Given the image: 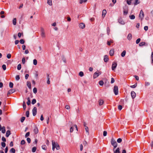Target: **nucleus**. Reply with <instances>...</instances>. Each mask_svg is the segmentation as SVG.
<instances>
[{
	"instance_id": "f257e3e1",
	"label": "nucleus",
	"mask_w": 153,
	"mask_h": 153,
	"mask_svg": "<svg viewBox=\"0 0 153 153\" xmlns=\"http://www.w3.org/2000/svg\"><path fill=\"white\" fill-rule=\"evenodd\" d=\"M111 145L114 146V148L117 147V143L113 138L111 139Z\"/></svg>"
},
{
	"instance_id": "f03ea898",
	"label": "nucleus",
	"mask_w": 153,
	"mask_h": 153,
	"mask_svg": "<svg viewBox=\"0 0 153 153\" xmlns=\"http://www.w3.org/2000/svg\"><path fill=\"white\" fill-rule=\"evenodd\" d=\"M52 144H54L55 147L56 148V150H59L60 149V147L59 146V144L57 143H56L53 140H52Z\"/></svg>"
},
{
	"instance_id": "7ed1b4c3",
	"label": "nucleus",
	"mask_w": 153,
	"mask_h": 153,
	"mask_svg": "<svg viewBox=\"0 0 153 153\" xmlns=\"http://www.w3.org/2000/svg\"><path fill=\"white\" fill-rule=\"evenodd\" d=\"M101 74V72H100L98 71L94 73L93 75V78L95 79L98 77Z\"/></svg>"
},
{
	"instance_id": "20e7f679",
	"label": "nucleus",
	"mask_w": 153,
	"mask_h": 153,
	"mask_svg": "<svg viewBox=\"0 0 153 153\" xmlns=\"http://www.w3.org/2000/svg\"><path fill=\"white\" fill-rule=\"evenodd\" d=\"M114 92L115 95H117L118 94V87L117 86L115 85L114 87Z\"/></svg>"
},
{
	"instance_id": "39448f33",
	"label": "nucleus",
	"mask_w": 153,
	"mask_h": 153,
	"mask_svg": "<svg viewBox=\"0 0 153 153\" xmlns=\"http://www.w3.org/2000/svg\"><path fill=\"white\" fill-rule=\"evenodd\" d=\"M41 35L42 38H44L45 37V32L43 28L41 27Z\"/></svg>"
},
{
	"instance_id": "423d86ee",
	"label": "nucleus",
	"mask_w": 153,
	"mask_h": 153,
	"mask_svg": "<svg viewBox=\"0 0 153 153\" xmlns=\"http://www.w3.org/2000/svg\"><path fill=\"white\" fill-rule=\"evenodd\" d=\"M117 65V64L115 62H113L112 64L111 69L113 71H114L116 68Z\"/></svg>"
},
{
	"instance_id": "0eeeda50",
	"label": "nucleus",
	"mask_w": 153,
	"mask_h": 153,
	"mask_svg": "<svg viewBox=\"0 0 153 153\" xmlns=\"http://www.w3.org/2000/svg\"><path fill=\"white\" fill-rule=\"evenodd\" d=\"M144 16V13L142 10H141L139 14V17L141 19V20H142Z\"/></svg>"
},
{
	"instance_id": "6e6552de",
	"label": "nucleus",
	"mask_w": 153,
	"mask_h": 153,
	"mask_svg": "<svg viewBox=\"0 0 153 153\" xmlns=\"http://www.w3.org/2000/svg\"><path fill=\"white\" fill-rule=\"evenodd\" d=\"M32 112H33V115L34 116H35L36 115V113H37V108H36V107H34L33 108V110H32Z\"/></svg>"
},
{
	"instance_id": "1a4fd4ad",
	"label": "nucleus",
	"mask_w": 153,
	"mask_h": 153,
	"mask_svg": "<svg viewBox=\"0 0 153 153\" xmlns=\"http://www.w3.org/2000/svg\"><path fill=\"white\" fill-rule=\"evenodd\" d=\"M79 27L81 29H84L85 27V25L83 23H81L79 25Z\"/></svg>"
},
{
	"instance_id": "9d476101",
	"label": "nucleus",
	"mask_w": 153,
	"mask_h": 153,
	"mask_svg": "<svg viewBox=\"0 0 153 153\" xmlns=\"http://www.w3.org/2000/svg\"><path fill=\"white\" fill-rule=\"evenodd\" d=\"M131 95L132 99H134L136 96V94L134 91H131Z\"/></svg>"
},
{
	"instance_id": "9b49d317",
	"label": "nucleus",
	"mask_w": 153,
	"mask_h": 153,
	"mask_svg": "<svg viewBox=\"0 0 153 153\" xmlns=\"http://www.w3.org/2000/svg\"><path fill=\"white\" fill-rule=\"evenodd\" d=\"M118 22L122 25H124L125 24L124 22L123 21V19L121 18L119 19Z\"/></svg>"
},
{
	"instance_id": "f8f14e48",
	"label": "nucleus",
	"mask_w": 153,
	"mask_h": 153,
	"mask_svg": "<svg viewBox=\"0 0 153 153\" xmlns=\"http://www.w3.org/2000/svg\"><path fill=\"white\" fill-rule=\"evenodd\" d=\"M108 56L107 55H105L104 56V60L105 62H106L108 61Z\"/></svg>"
},
{
	"instance_id": "ddd939ff",
	"label": "nucleus",
	"mask_w": 153,
	"mask_h": 153,
	"mask_svg": "<svg viewBox=\"0 0 153 153\" xmlns=\"http://www.w3.org/2000/svg\"><path fill=\"white\" fill-rule=\"evenodd\" d=\"M107 12L105 10H103L102 12V16L103 18H104Z\"/></svg>"
},
{
	"instance_id": "4468645a",
	"label": "nucleus",
	"mask_w": 153,
	"mask_h": 153,
	"mask_svg": "<svg viewBox=\"0 0 153 153\" xmlns=\"http://www.w3.org/2000/svg\"><path fill=\"white\" fill-rule=\"evenodd\" d=\"M114 53V50L112 49L111 50L109 51V54L111 56H112L113 55Z\"/></svg>"
},
{
	"instance_id": "2eb2a0df",
	"label": "nucleus",
	"mask_w": 153,
	"mask_h": 153,
	"mask_svg": "<svg viewBox=\"0 0 153 153\" xmlns=\"http://www.w3.org/2000/svg\"><path fill=\"white\" fill-rule=\"evenodd\" d=\"M47 83L48 84H50V78L49 77V75L48 74H47Z\"/></svg>"
},
{
	"instance_id": "dca6fc26",
	"label": "nucleus",
	"mask_w": 153,
	"mask_h": 153,
	"mask_svg": "<svg viewBox=\"0 0 153 153\" xmlns=\"http://www.w3.org/2000/svg\"><path fill=\"white\" fill-rule=\"evenodd\" d=\"M11 134V132L10 131L8 130L7 131L6 133V137H8Z\"/></svg>"
},
{
	"instance_id": "f3484780",
	"label": "nucleus",
	"mask_w": 153,
	"mask_h": 153,
	"mask_svg": "<svg viewBox=\"0 0 153 153\" xmlns=\"http://www.w3.org/2000/svg\"><path fill=\"white\" fill-rule=\"evenodd\" d=\"M27 85L29 88L31 89V83L30 82L27 81Z\"/></svg>"
},
{
	"instance_id": "a211bd4d",
	"label": "nucleus",
	"mask_w": 153,
	"mask_h": 153,
	"mask_svg": "<svg viewBox=\"0 0 153 153\" xmlns=\"http://www.w3.org/2000/svg\"><path fill=\"white\" fill-rule=\"evenodd\" d=\"M132 36L131 34V33H129L128 35V36H127L128 39V40H130L132 39Z\"/></svg>"
},
{
	"instance_id": "6ab92c4d",
	"label": "nucleus",
	"mask_w": 153,
	"mask_h": 153,
	"mask_svg": "<svg viewBox=\"0 0 153 153\" xmlns=\"http://www.w3.org/2000/svg\"><path fill=\"white\" fill-rule=\"evenodd\" d=\"M2 132L4 134L5 133L6 131L5 128L4 126H3L1 129Z\"/></svg>"
},
{
	"instance_id": "aec40b11",
	"label": "nucleus",
	"mask_w": 153,
	"mask_h": 153,
	"mask_svg": "<svg viewBox=\"0 0 153 153\" xmlns=\"http://www.w3.org/2000/svg\"><path fill=\"white\" fill-rule=\"evenodd\" d=\"M34 131L35 134H36L38 132V128L36 127H35L34 129Z\"/></svg>"
},
{
	"instance_id": "412c9836",
	"label": "nucleus",
	"mask_w": 153,
	"mask_h": 153,
	"mask_svg": "<svg viewBox=\"0 0 153 153\" xmlns=\"http://www.w3.org/2000/svg\"><path fill=\"white\" fill-rule=\"evenodd\" d=\"M126 53V51L124 50V51H123V52L121 53V56L123 57H124L125 56Z\"/></svg>"
},
{
	"instance_id": "4be33fe9",
	"label": "nucleus",
	"mask_w": 153,
	"mask_h": 153,
	"mask_svg": "<svg viewBox=\"0 0 153 153\" xmlns=\"http://www.w3.org/2000/svg\"><path fill=\"white\" fill-rule=\"evenodd\" d=\"M13 23L14 25H16V18L13 19Z\"/></svg>"
},
{
	"instance_id": "5701e85b",
	"label": "nucleus",
	"mask_w": 153,
	"mask_h": 153,
	"mask_svg": "<svg viewBox=\"0 0 153 153\" xmlns=\"http://www.w3.org/2000/svg\"><path fill=\"white\" fill-rule=\"evenodd\" d=\"M14 92V91L13 89H11L7 93V94L8 95L9 94H11L13 93Z\"/></svg>"
},
{
	"instance_id": "b1692460",
	"label": "nucleus",
	"mask_w": 153,
	"mask_h": 153,
	"mask_svg": "<svg viewBox=\"0 0 153 153\" xmlns=\"http://www.w3.org/2000/svg\"><path fill=\"white\" fill-rule=\"evenodd\" d=\"M120 149L119 148H117V149L115 151H114V153H120Z\"/></svg>"
},
{
	"instance_id": "393cba45",
	"label": "nucleus",
	"mask_w": 153,
	"mask_h": 153,
	"mask_svg": "<svg viewBox=\"0 0 153 153\" xmlns=\"http://www.w3.org/2000/svg\"><path fill=\"white\" fill-rule=\"evenodd\" d=\"M47 3L50 5L51 6L52 5V0H47Z\"/></svg>"
},
{
	"instance_id": "a878e982",
	"label": "nucleus",
	"mask_w": 153,
	"mask_h": 153,
	"mask_svg": "<svg viewBox=\"0 0 153 153\" xmlns=\"http://www.w3.org/2000/svg\"><path fill=\"white\" fill-rule=\"evenodd\" d=\"M146 43L144 42H142L140 43L139 45L140 46H142L143 45H145Z\"/></svg>"
},
{
	"instance_id": "bb28decb",
	"label": "nucleus",
	"mask_w": 153,
	"mask_h": 153,
	"mask_svg": "<svg viewBox=\"0 0 153 153\" xmlns=\"http://www.w3.org/2000/svg\"><path fill=\"white\" fill-rule=\"evenodd\" d=\"M27 100H28V101L27 102V104L28 105H29L30 104V98L29 97H28L27 98Z\"/></svg>"
},
{
	"instance_id": "cd10ccee",
	"label": "nucleus",
	"mask_w": 153,
	"mask_h": 153,
	"mask_svg": "<svg viewBox=\"0 0 153 153\" xmlns=\"http://www.w3.org/2000/svg\"><path fill=\"white\" fill-rule=\"evenodd\" d=\"M129 17L131 19H134L135 18V16L134 15H130Z\"/></svg>"
},
{
	"instance_id": "c85d7f7f",
	"label": "nucleus",
	"mask_w": 153,
	"mask_h": 153,
	"mask_svg": "<svg viewBox=\"0 0 153 153\" xmlns=\"http://www.w3.org/2000/svg\"><path fill=\"white\" fill-rule=\"evenodd\" d=\"M104 103V101L102 100H100L99 102V105H102Z\"/></svg>"
},
{
	"instance_id": "c756f323",
	"label": "nucleus",
	"mask_w": 153,
	"mask_h": 153,
	"mask_svg": "<svg viewBox=\"0 0 153 153\" xmlns=\"http://www.w3.org/2000/svg\"><path fill=\"white\" fill-rule=\"evenodd\" d=\"M10 152L12 153H15V150L13 148H12L10 150Z\"/></svg>"
},
{
	"instance_id": "7c9ffc66",
	"label": "nucleus",
	"mask_w": 153,
	"mask_h": 153,
	"mask_svg": "<svg viewBox=\"0 0 153 153\" xmlns=\"http://www.w3.org/2000/svg\"><path fill=\"white\" fill-rule=\"evenodd\" d=\"M133 0H127V3L128 5H130L131 3V1Z\"/></svg>"
},
{
	"instance_id": "2f4dec72",
	"label": "nucleus",
	"mask_w": 153,
	"mask_h": 153,
	"mask_svg": "<svg viewBox=\"0 0 153 153\" xmlns=\"http://www.w3.org/2000/svg\"><path fill=\"white\" fill-rule=\"evenodd\" d=\"M37 62L36 59H34L33 60V64L34 65H36L37 64Z\"/></svg>"
},
{
	"instance_id": "473e14b6",
	"label": "nucleus",
	"mask_w": 153,
	"mask_h": 153,
	"mask_svg": "<svg viewBox=\"0 0 153 153\" xmlns=\"http://www.w3.org/2000/svg\"><path fill=\"white\" fill-rule=\"evenodd\" d=\"M139 0H134V3L135 5H136L137 4H139L140 3V2L138 1Z\"/></svg>"
},
{
	"instance_id": "72a5a7b5",
	"label": "nucleus",
	"mask_w": 153,
	"mask_h": 153,
	"mask_svg": "<svg viewBox=\"0 0 153 153\" xmlns=\"http://www.w3.org/2000/svg\"><path fill=\"white\" fill-rule=\"evenodd\" d=\"M17 68V69L18 70H20L21 69V65L20 64H19L18 65Z\"/></svg>"
},
{
	"instance_id": "f704fd0d",
	"label": "nucleus",
	"mask_w": 153,
	"mask_h": 153,
	"mask_svg": "<svg viewBox=\"0 0 153 153\" xmlns=\"http://www.w3.org/2000/svg\"><path fill=\"white\" fill-rule=\"evenodd\" d=\"M23 106L24 109L25 110L26 108V105L25 102L24 101L23 102Z\"/></svg>"
},
{
	"instance_id": "c9c22d12",
	"label": "nucleus",
	"mask_w": 153,
	"mask_h": 153,
	"mask_svg": "<svg viewBox=\"0 0 153 153\" xmlns=\"http://www.w3.org/2000/svg\"><path fill=\"white\" fill-rule=\"evenodd\" d=\"M33 92L34 94H36L37 92V89L36 88H34L33 90Z\"/></svg>"
},
{
	"instance_id": "e433bc0d",
	"label": "nucleus",
	"mask_w": 153,
	"mask_h": 153,
	"mask_svg": "<svg viewBox=\"0 0 153 153\" xmlns=\"http://www.w3.org/2000/svg\"><path fill=\"white\" fill-rule=\"evenodd\" d=\"M36 147H34L32 149V152H36Z\"/></svg>"
},
{
	"instance_id": "4c0bfd02",
	"label": "nucleus",
	"mask_w": 153,
	"mask_h": 153,
	"mask_svg": "<svg viewBox=\"0 0 153 153\" xmlns=\"http://www.w3.org/2000/svg\"><path fill=\"white\" fill-rule=\"evenodd\" d=\"M85 129L86 132L88 133V134H89V131H88V128L87 126L85 127Z\"/></svg>"
},
{
	"instance_id": "58836bf2",
	"label": "nucleus",
	"mask_w": 153,
	"mask_h": 153,
	"mask_svg": "<svg viewBox=\"0 0 153 153\" xmlns=\"http://www.w3.org/2000/svg\"><path fill=\"white\" fill-rule=\"evenodd\" d=\"M104 84L102 80H100L99 82V84L100 85L102 86Z\"/></svg>"
},
{
	"instance_id": "ea45409f",
	"label": "nucleus",
	"mask_w": 153,
	"mask_h": 153,
	"mask_svg": "<svg viewBox=\"0 0 153 153\" xmlns=\"http://www.w3.org/2000/svg\"><path fill=\"white\" fill-rule=\"evenodd\" d=\"M36 102V100L35 99H33L31 102V103L32 104H34Z\"/></svg>"
},
{
	"instance_id": "a19ab883",
	"label": "nucleus",
	"mask_w": 153,
	"mask_h": 153,
	"mask_svg": "<svg viewBox=\"0 0 153 153\" xmlns=\"http://www.w3.org/2000/svg\"><path fill=\"white\" fill-rule=\"evenodd\" d=\"M13 83H12V82H10L9 87H10V88H13Z\"/></svg>"
},
{
	"instance_id": "79ce46f5",
	"label": "nucleus",
	"mask_w": 153,
	"mask_h": 153,
	"mask_svg": "<svg viewBox=\"0 0 153 153\" xmlns=\"http://www.w3.org/2000/svg\"><path fill=\"white\" fill-rule=\"evenodd\" d=\"M128 10H124L123 11V14L125 15H126L128 13Z\"/></svg>"
},
{
	"instance_id": "37998d69",
	"label": "nucleus",
	"mask_w": 153,
	"mask_h": 153,
	"mask_svg": "<svg viewBox=\"0 0 153 153\" xmlns=\"http://www.w3.org/2000/svg\"><path fill=\"white\" fill-rule=\"evenodd\" d=\"M25 117H22L21 118V122L22 123H23L24 122V120H25Z\"/></svg>"
},
{
	"instance_id": "c03bdc74",
	"label": "nucleus",
	"mask_w": 153,
	"mask_h": 153,
	"mask_svg": "<svg viewBox=\"0 0 153 153\" xmlns=\"http://www.w3.org/2000/svg\"><path fill=\"white\" fill-rule=\"evenodd\" d=\"M79 75L81 76H82L84 75L82 71H80L79 74Z\"/></svg>"
},
{
	"instance_id": "a18cd8bd",
	"label": "nucleus",
	"mask_w": 153,
	"mask_h": 153,
	"mask_svg": "<svg viewBox=\"0 0 153 153\" xmlns=\"http://www.w3.org/2000/svg\"><path fill=\"white\" fill-rule=\"evenodd\" d=\"M46 146L45 145H43L42 146V148L45 150H46Z\"/></svg>"
},
{
	"instance_id": "49530a36",
	"label": "nucleus",
	"mask_w": 153,
	"mask_h": 153,
	"mask_svg": "<svg viewBox=\"0 0 153 153\" xmlns=\"http://www.w3.org/2000/svg\"><path fill=\"white\" fill-rule=\"evenodd\" d=\"M16 80L17 81H18L20 79V76L19 75H17L16 76Z\"/></svg>"
},
{
	"instance_id": "de8ad7c7",
	"label": "nucleus",
	"mask_w": 153,
	"mask_h": 153,
	"mask_svg": "<svg viewBox=\"0 0 153 153\" xmlns=\"http://www.w3.org/2000/svg\"><path fill=\"white\" fill-rule=\"evenodd\" d=\"M110 32V29L109 27H108L107 28V33L108 35H109Z\"/></svg>"
},
{
	"instance_id": "09e8293b",
	"label": "nucleus",
	"mask_w": 153,
	"mask_h": 153,
	"mask_svg": "<svg viewBox=\"0 0 153 153\" xmlns=\"http://www.w3.org/2000/svg\"><path fill=\"white\" fill-rule=\"evenodd\" d=\"M20 42L21 44H23L25 43V41L23 39H21L20 41Z\"/></svg>"
},
{
	"instance_id": "8fccbe9b",
	"label": "nucleus",
	"mask_w": 153,
	"mask_h": 153,
	"mask_svg": "<svg viewBox=\"0 0 153 153\" xmlns=\"http://www.w3.org/2000/svg\"><path fill=\"white\" fill-rule=\"evenodd\" d=\"M2 68L4 70H6V66L5 65H4V64L3 65H2Z\"/></svg>"
},
{
	"instance_id": "3c124183",
	"label": "nucleus",
	"mask_w": 153,
	"mask_h": 153,
	"mask_svg": "<svg viewBox=\"0 0 153 153\" xmlns=\"http://www.w3.org/2000/svg\"><path fill=\"white\" fill-rule=\"evenodd\" d=\"M137 84L136 83L133 85L130 86V87L131 88H135L137 86Z\"/></svg>"
},
{
	"instance_id": "603ef678",
	"label": "nucleus",
	"mask_w": 153,
	"mask_h": 153,
	"mask_svg": "<svg viewBox=\"0 0 153 153\" xmlns=\"http://www.w3.org/2000/svg\"><path fill=\"white\" fill-rule=\"evenodd\" d=\"M22 63L23 64H25V58L24 57L22 59Z\"/></svg>"
},
{
	"instance_id": "864d4df0",
	"label": "nucleus",
	"mask_w": 153,
	"mask_h": 153,
	"mask_svg": "<svg viewBox=\"0 0 153 153\" xmlns=\"http://www.w3.org/2000/svg\"><path fill=\"white\" fill-rule=\"evenodd\" d=\"M140 41V38H138L136 41V43L137 44H138Z\"/></svg>"
},
{
	"instance_id": "5fc2aeb1",
	"label": "nucleus",
	"mask_w": 153,
	"mask_h": 153,
	"mask_svg": "<svg viewBox=\"0 0 153 153\" xmlns=\"http://www.w3.org/2000/svg\"><path fill=\"white\" fill-rule=\"evenodd\" d=\"M1 145L3 147H5V146H6V144H5V143L4 142H2L1 143Z\"/></svg>"
},
{
	"instance_id": "6e6d98bb",
	"label": "nucleus",
	"mask_w": 153,
	"mask_h": 153,
	"mask_svg": "<svg viewBox=\"0 0 153 153\" xmlns=\"http://www.w3.org/2000/svg\"><path fill=\"white\" fill-rule=\"evenodd\" d=\"M107 134V132L106 131H104L103 132V135L104 136H106Z\"/></svg>"
},
{
	"instance_id": "4d7b16f0",
	"label": "nucleus",
	"mask_w": 153,
	"mask_h": 153,
	"mask_svg": "<svg viewBox=\"0 0 153 153\" xmlns=\"http://www.w3.org/2000/svg\"><path fill=\"white\" fill-rule=\"evenodd\" d=\"M30 135V132H27L25 135V137H27Z\"/></svg>"
},
{
	"instance_id": "13d9d810",
	"label": "nucleus",
	"mask_w": 153,
	"mask_h": 153,
	"mask_svg": "<svg viewBox=\"0 0 153 153\" xmlns=\"http://www.w3.org/2000/svg\"><path fill=\"white\" fill-rule=\"evenodd\" d=\"M122 141V140L121 138H119L117 140V141L118 143H120Z\"/></svg>"
},
{
	"instance_id": "bf43d9fd",
	"label": "nucleus",
	"mask_w": 153,
	"mask_h": 153,
	"mask_svg": "<svg viewBox=\"0 0 153 153\" xmlns=\"http://www.w3.org/2000/svg\"><path fill=\"white\" fill-rule=\"evenodd\" d=\"M29 111H27L26 112V116L27 117H29Z\"/></svg>"
},
{
	"instance_id": "052dcab7",
	"label": "nucleus",
	"mask_w": 153,
	"mask_h": 153,
	"mask_svg": "<svg viewBox=\"0 0 153 153\" xmlns=\"http://www.w3.org/2000/svg\"><path fill=\"white\" fill-rule=\"evenodd\" d=\"M151 59H152V63H153V52H152V55H151Z\"/></svg>"
},
{
	"instance_id": "680f3d73",
	"label": "nucleus",
	"mask_w": 153,
	"mask_h": 153,
	"mask_svg": "<svg viewBox=\"0 0 153 153\" xmlns=\"http://www.w3.org/2000/svg\"><path fill=\"white\" fill-rule=\"evenodd\" d=\"M27 140L28 143H30L31 141L29 137H27Z\"/></svg>"
},
{
	"instance_id": "e2e57ef3",
	"label": "nucleus",
	"mask_w": 153,
	"mask_h": 153,
	"mask_svg": "<svg viewBox=\"0 0 153 153\" xmlns=\"http://www.w3.org/2000/svg\"><path fill=\"white\" fill-rule=\"evenodd\" d=\"M74 127L73 126L71 127L70 128V132H72L74 131Z\"/></svg>"
},
{
	"instance_id": "0e129e2a",
	"label": "nucleus",
	"mask_w": 153,
	"mask_h": 153,
	"mask_svg": "<svg viewBox=\"0 0 153 153\" xmlns=\"http://www.w3.org/2000/svg\"><path fill=\"white\" fill-rule=\"evenodd\" d=\"M25 143V141L24 140H22L21 142V145H24Z\"/></svg>"
},
{
	"instance_id": "69168bd1",
	"label": "nucleus",
	"mask_w": 153,
	"mask_h": 153,
	"mask_svg": "<svg viewBox=\"0 0 153 153\" xmlns=\"http://www.w3.org/2000/svg\"><path fill=\"white\" fill-rule=\"evenodd\" d=\"M7 56L8 59H10L11 57V54L10 53L8 54Z\"/></svg>"
},
{
	"instance_id": "338daca9",
	"label": "nucleus",
	"mask_w": 153,
	"mask_h": 153,
	"mask_svg": "<svg viewBox=\"0 0 153 153\" xmlns=\"http://www.w3.org/2000/svg\"><path fill=\"white\" fill-rule=\"evenodd\" d=\"M1 140L3 142H5L6 141V139L4 137H2Z\"/></svg>"
},
{
	"instance_id": "774afa93",
	"label": "nucleus",
	"mask_w": 153,
	"mask_h": 153,
	"mask_svg": "<svg viewBox=\"0 0 153 153\" xmlns=\"http://www.w3.org/2000/svg\"><path fill=\"white\" fill-rule=\"evenodd\" d=\"M122 106L121 105H119L118 106V108L120 110L122 109Z\"/></svg>"
}]
</instances>
